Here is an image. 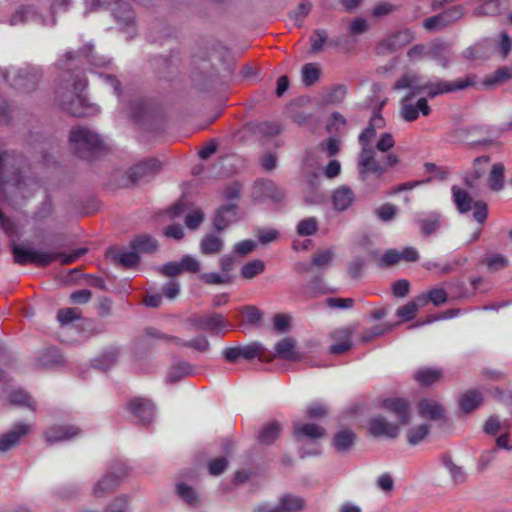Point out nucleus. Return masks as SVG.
<instances>
[{"label":"nucleus","instance_id":"20","mask_svg":"<svg viewBox=\"0 0 512 512\" xmlns=\"http://www.w3.org/2000/svg\"><path fill=\"white\" fill-rule=\"evenodd\" d=\"M382 407L393 413L402 425L410 422V404L407 399L401 397L386 398L382 402Z\"/></svg>","mask_w":512,"mask_h":512},{"label":"nucleus","instance_id":"39","mask_svg":"<svg viewBox=\"0 0 512 512\" xmlns=\"http://www.w3.org/2000/svg\"><path fill=\"white\" fill-rule=\"evenodd\" d=\"M441 377L442 371L431 367L420 368L414 374L415 380L422 386H430L439 381Z\"/></svg>","mask_w":512,"mask_h":512},{"label":"nucleus","instance_id":"52","mask_svg":"<svg viewBox=\"0 0 512 512\" xmlns=\"http://www.w3.org/2000/svg\"><path fill=\"white\" fill-rule=\"evenodd\" d=\"M265 265L261 260H253L244 264L241 268V276L251 279L264 271Z\"/></svg>","mask_w":512,"mask_h":512},{"label":"nucleus","instance_id":"43","mask_svg":"<svg viewBox=\"0 0 512 512\" xmlns=\"http://www.w3.org/2000/svg\"><path fill=\"white\" fill-rule=\"evenodd\" d=\"M430 426L428 424H420L407 430V441L411 446L421 443L429 434Z\"/></svg>","mask_w":512,"mask_h":512},{"label":"nucleus","instance_id":"13","mask_svg":"<svg viewBox=\"0 0 512 512\" xmlns=\"http://www.w3.org/2000/svg\"><path fill=\"white\" fill-rule=\"evenodd\" d=\"M305 506L303 498L293 494L281 496L275 505L261 504L256 508V512H299Z\"/></svg>","mask_w":512,"mask_h":512},{"label":"nucleus","instance_id":"24","mask_svg":"<svg viewBox=\"0 0 512 512\" xmlns=\"http://www.w3.org/2000/svg\"><path fill=\"white\" fill-rule=\"evenodd\" d=\"M237 205L227 204L221 206L214 217L213 226L217 231H223L237 220Z\"/></svg>","mask_w":512,"mask_h":512},{"label":"nucleus","instance_id":"11","mask_svg":"<svg viewBox=\"0 0 512 512\" xmlns=\"http://www.w3.org/2000/svg\"><path fill=\"white\" fill-rule=\"evenodd\" d=\"M62 61L80 64H109L111 59L99 56L93 44L88 43L78 50L67 51L62 57Z\"/></svg>","mask_w":512,"mask_h":512},{"label":"nucleus","instance_id":"4","mask_svg":"<svg viewBox=\"0 0 512 512\" xmlns=\"http://www.w3.org/2000/svg\"><path fill=\"white\" fill-rule=\"evenodd\" d=\"M385 121L380 114H375L368 126L360 133L358 137L361 151L358 156V167H366L381 172L383 169L374 163V149L371 147V141L376 136L377 129L384 127Z\"/></svg>","mask_w":512,"mask_h":512},{"label":"nucleus","instance_id":"23","mask_svg":"<svg viewBox=\"0 0 512 512\" xmlns=\"http://www.w3.org/2000/svg\"><path fill=\"white\" fill-rule=\"evenodd\" d=\"M29 429V425L20 422L7 433L0 435V451L6 452L16 446L20 438L29 432Z\"/></svg>","mask_w":512,"mask_h":512},{"label":"nucleus","instance_id":"61","mask_svg":"<svg viewBox=\"0 0 512 512\" xmlns=\"http://www.w3.org/2000/svg\"><path fill=\"white\" fill-rule=\"evenodd\" d=\"M257 129L264 136H275L281 132L282 126L278 121H263L258 124Z\"/></svg>","mask_w":512,"mask_h":512},{"label":"nucleus","instance_id":"64","mask_svg":"<svg viewBox=\"0 0 512 512\" xmlns=\"http://www.w3.org/2000/svg\"><path fill=\"white\" fill-rule=\"evenodd\" d=\"M340 141L334 137H329L326 141L319 144L321 151L325 152L328 157L335 156L340 151Z\"/></svg>","mask_w":512,"mask_h":512},{"label":"nucleus","instance_id":"17","mask_svg":"<svg viewBox=\"0 0 512 512\" xmlns=\"http://www.w3.org/2000/svg\"><path fill=\"white\" fill-rule=\"evenodd\" d=\"M369 432L374 437L395 439L400 433V427L388 421L384 416H374L369 420Z\"/></svg>","mask_w":512,"mask_h":512},{"label":"nucleus","instance_id":"2","mask_svg":"<svg viewBox=\"0 0 512 512\" xmlns=\"http://www.w3.org/2000/svg\"><path fill=\"white\" fill-rule=\"evenodd\" d=\"M86 85V77L78 67L66 69L60 74L55 99L65 112L75 117H88L99 113V107L90 103L83 95Z\"/></svg>","mask_w":512,"mask_h":512},{"label":"nucleus","instance_id":"62","mask_svg":"<svg viewBox=\"0 0 512 512\" xmlns=\"http://www.w3.org/2000/svg\"><path fill=\"white\" fill-rule=\"evenodd\" d=\"M241 358L246 360H253L256 357H260L262 354L263 347L259 343H251L246 346H239Z\"/></svg>","mask_w":512,"mask_h":512},{"label":"nucleus","instance_id":"8","mask_svg":"<svg viewBox=\"0 0 512 512\" xmlns=\"http://www.w3.org/2000/svg\"><path fill=\"white\" fill-rule=\"evenodd\" d=\"M251 197L258 204H277L284 195L272 180L257 179L253 183Z\"/></svg>","mask_w":512,"mask_h":512},{"label":"nucleus","instance_id":"53","mask_svg":"<svg viewBox=\"0 0 512 512\" xmlns=\"http://www.w3.org/2000/svg\"><path fill=\"white\" fill-rule=\"evenodd\" d=\"M422 26L428 31H439L449 25L446 22V18L442 12V13H439L437 15H434L432 17L425 19L422 22Z\"/></svg>","mask_w":512,"mask_h":512},{"label":"nucleus","instance_id":"54","mask_svg":"<svg viewBox=\"0 0 512 512\" xmlns=\"http://www.w3.org/2000/svg\"><path fill=\"white\" fill-rule=\"evenodd\" d=\"M81 318V312L78 308H64L57 313V320L61 325H67Z\"/></svg>","mask_w":512,"mask_h":512},{"label":"nucleus","instance_id":"21","mask_svg":"<svg viewBox=\"0 0 512 512\" xmlns=\"http://www.w3.org/2000/svg\"><path fill=\"white\" fill-rule=\"evenodd\" d=\"M120 353V348L117 346L107 347L91 361V366L102 371L109 370L117 364Z\"/></svg>","mask_w":512,"mask_h":512},{"label":"nucleus","instance_id":"26","mask_svg":"<svg viewBox=\"0 0 512 512\" xmlns=\"http://www.w3.org/2000/svg\"><path fill=\"white\" fill-rule=\"evenodd\" d=\"M418 414L425 419L440 420L444 417V408L433 399L424 398L418 402Z\"/></svg>","mask_w":512,"mask_h":512},{"label":"nucleus","instance_id":"48","mask_svg":"<svg viewBox=\"0 0 512 512\" xmlns=\"http://www.w3.org/2000/svg\"><path fill=\"white\" fill-rule=\"evenodd\" d=\"M345 95L346 88L343 85H336L323 94L322 101L325 104H337L343 101Z\"/></svg>","mask_w":512,"mask_h":512},{"label":"nucleus","instance_id":"35","mask_svg":"<svg viewBox=\"0 0 512 512\" xmlns=\"http://www.w3.org/2000/svg\"><path fill=\"white\" fill-rule=\"evenodd\" d=\"M333 338L340 340L337 343H333L329 347V351L332 354H342L348 351L352 347L351 343V332L348 329L337 330L333 334Z\"/></svg>","mask_w":512,"mask_h":512},{"label":"nucleus","instance_id":"51","mask_svg":"<svg viewBox=\"0 0 512 512\" xmlns=\"http://www.w3.org/2000/svg\"><path fill=\"white\" fill-rule=\"evenodd\" d=\"M148 112V103L145 99L134 100L129 107L130 116L137 122L141 121Z\"/></svg>","mask_w":512,"mask_h":512},{"label":"nucleus","instance_id":"33","mask_svg":"<svg viewBox=\"0 0 512 512\" xmlns=\"http://www.w3.org/2000/svg\"><path fill=\"white\" fill-rule=\"evenodd\" d=\"M483 396L478 390H468L464 392L459 398L460 409L464 413H470L482 403Z\"/></svg>","mask_w":512,"mask_h":512},{"label":"nucleus","instance_id":"60","mask_svg":"<svg viewBox=\"0 0 512 512\" xmlns=\"http://www.w3.org/2000/svg\"><path fill=\"white\" fill-rule=\"evenodd\" d=\"M301 74L303 83L311 86L318 81L321 71L317 66H303Z\"/></svg>","mask_w":512,"mask_h":512},{"label":"nucleus","instance_id":"38","mask_svg":"<svg viewBox=\"0 0 512 512\" xmlns=\"http://www.w3.org/2000/svg\"><path fill=\"white\" fill-rule=\"evenodd\" d=\"M224 246L222 238L214 234L205 235L200 242V251L204 255L219 253Z\"/></svg>","mask_w":512,"mask_h":512},{"label":"nucleus","instance_id":"47","mask_svg":"<svg viewBox=\"0 0 512 512\" xmlns=\"http://www.w3.org/2000/svg\"><path fill=\"white\" fill-rule=\"evenodd\" d=\"M9 402L18 406H25L34 410V401L27 392L21 389L13 390L8 396Z\"/></svg>","mask_w":512,"mask_h":512},{"label":"nucleus","instance_id":"9","mask_svg":"<svg viewBox=\"0 0 512 512\" xmlns=\"http://www.w3.org/2000/svg\"><path fill=\"white\" fill-rule=\"evenodd\" d=\"M189 322L196 330L215 334H220L233 328V325L223 315L216 312H210L203 316H193L189 319Z\"/></svg>","mask_w":512,"mask_h":512},{"label":"nucleus","instance_id":"10","mask_svg":"<svg viewBox=\"0 0 512 512\" xmlns=\"http://www.w3.org/2000/svg\"><path fill=\"white\" fill-rule=\"evenodd\" d=\"M28 68L27 66L13 72L0 70V74L15 89L29 91L36 86L38 76L36 73L30 72Z\"/></svg>","mask_w":512,"mask_h":512},{"label":"nucleus","instance_id":"5","mask_svg":"<svg viewBox=\"0 0 512 512\" xmlns=\"http://www.w3.org/2000/svg\"><path fill=\"white\" fill-rule=\"evenodd\" d=\"M11 251L15 263L19 265L34 264L37 267H46L56 261L60 256L56 251L37 250L32 247H23L13 244Z\"/></svg>","mask_w":512,"mask_h":512},{"label":"nucleus","instance_id":"44","mask_svg":"<svg viewBox=\"0 0 512 512\" xmlns=\"http://www.w3.org/2000/svg\"><path fill=\"white\" fill-rule=\"evenodd\" d=\"M504 165L495 163L489 173L490 187L494 191H500L504 187Z\"/></svg>","mask_w":512,"mask_h":512},{"label":"nucleus","instance_id":"29","mask_svg":"<svg viewBox=\"0 0 512 512\" xmlns=\"http://www.w3.org/2000/svg\"><path fill=\"white\" fill-rule=\"evenodd\" d=\"M398 162H399V159H398L397 155H395L393 153H390L387 156H385L383 161H381L380 159H377L374 156V163L376 165L378 164L380 166V168H382L383 170L381 172H379V171H375V170L371 169V167L370 168L369 167L368 168L358 167L360 178L363 181H366L368 179L369 174H374L376 177H381L387 171L388 168L395 166Z\"/></svg>","mask_w":512,"mask_h":512},{"label":"nucleus","instance_id":"19","mask_svg":"<svg viewBox=\"0 0 512 512\" xmlns=\"http://www.w3.org/2000/svg\"><path fill=\"white\" fill-rule=\"evenodd\" d=\"M127 409L142 423L150 422L155 414L154 404L142 397L132 398L127 404Z\"/></svg>","mask_w":512,"mask_h":512},{"label":"nucleus","instance_id":"46","mask_svg":"<svg viewBox=\"0 0 512 512\" xmlns=\"http://www.w3.org/2000/svg\"><path fill=\"white\" fill-rule=\"evenodd\" d=\"M328 43V33L323 29H316L310 36V53L317 54L323 50L324 44Z\"/></svg>","mask_w":512,"mask_h":512},{"label":"nucleus","instance_id":"37","mask_svg":"<svg viewBox=\"0 0 512 512\" xmlns=\"http://www.w3.org/2000/svg\"><path fill=\"white\" fill-rule=\"evenodd\" d=\"M356 434L351 429H342L333 437V446L339 452L347 451L353 446Z\"/></svg>","mask_w":512,"mask_h":512},{"label":"nucleus","instance_id":"55","mask_svg":"<svg viewBox=\"0 0 512 512\" xmlns=\"http://www.w3.org/2000/svg\"><path fill=\"white\" fill-rule=\"evenodd\" d=\"M502 0H485L484 3L475 10V15H497L500 13Z\"/></svg>","mask_w":512,"mask_h":512},{"label":"nucleus","instance_id":"25","mask_svg":"<svg viewBox=\"0 0 512 512\" xmlns=\"http://www.w3.org/2000/svg\"><path fill=\"white\" fill-rule=\"evenodd\" d=\"M293 434L298 441L303 438L315 440L324 437L326 435V429L314 423L296 422L294 423Z\"/></svg>","mask_w":512,"mask_h":512},{"label":"nucleus","instance_id":"1","mask_svg":"<svg viewBox=\"0 0 512 512\" xmlns=\"http://www.w3.org/2000/svg\"><path fill=\"white\" fill-rule=\"evenodd\" d=\"M476 85L475 76L445 80L438 77L423 78L416 74H405L400 77L393 88L396 90L408 89V93L400 100V116L406 122L416 121L420 115L427 117L432 108L428 99L462 91Z\"/></svg>","mask_w":512,"mask_h":512},{"label":"nucleus","instance_id":"40","mask_svg":"<svg viewBox=\"0 0 512 512\" xmlns=\"http://www.w3.org/2000/svg\"><path fill=\"white\" fill-rule=\"evenodd\" d=\"M38 365L44 368H53L63 364V358L59 350L49 348L43 351L37 358Z\"/></svg>","mask_w":512,"mask_h":512},{"label":"nucleus","instance_id":"15","mask_svg":"<svg viewBox=\"0 0 512 512\" xmlns=\"http://www.w3.org/2000/svg\"><path fill=\"white\" fill-rule=\"evenodd\" d=\"M413 222L424 236L436 233L442 225V216L438 211L416 212Z\"/></svg>","mask_w":512,"mask_h":512},{"label":"nucleus","instance_id":"7","mask_svg":"<svg viewBox=\"0 0 512 512\" xmlns=\"http://www.w3.org/2000/svg\"><path fill=\"white\" fill-rule=\"evenodd\" d=\"M127 471V466L122 461L113 462L109 467V471L94 485L93 495L99 498L110 493L120 483L121 479L127 475Z\"/></svg>","mask_w":512,"mask_h":512},{"label":"nucleus","instance_id":"34","mask_svg":"<svg viewBox=\"0 0 512 512\" xmlns=\"http://www.w3.org/2000/svg\"><path fill=\"white\" fill-rule=\"evenodd\" d=\"M130 247L139 253H153L158 248L157 240L147 234L136 236L130 243Z\"/></svg>","mask_w":512,"mask_h":512},{"label":"nucleus","instance_id":"27","mask_svg":"<svg viewBox=\"0 0 512 512\" xmlns=\"http://www.w3.org/2000/svg\"><path fill=\"white\" fill-rule=\"evenodd\" d=\"M80 429L72 425L53 426L45 433L49 443L70 440L80 434Z\"/></svg>","mask_w":512,"mask_h":512},{"label":"nucleus","instance_id":"57","mask_svg":"<svg viewBox=\"0 0 512 512\" xmlns=\"http://www.w3.org/2000/svg\"><path fill=\"white\" fill-rule=\"evenodd\" d=\"M117 261L126 268L137 265L140 261L139 252L136 250L121 252L116 257Z\"/></svg>","mask_w":512,"mask_h":512},{"label":"nucleus","instance_id":"18","mask_svg":"<svg viewBox=\"0 0 512 512\" xmlns=\"http://www.w3.org/2000/svg\"><path fill=\"white\" fill-rule=\"evenodd\" d=\"M161 168L159 160L151 158L141 161L129 170V178L133 183L147 181Z\"/></svg>","mask_w":512,"mask_h":512},{"label":"nucleus","instance_id":"41","mask_svg":"<svg viewBox=\"0 0 512 512\" xmlns=\"http://www.w3.org/2000/svg\"><path fill=\"white\" fill-rule=\"evenodd\" d=\"M280 431L281 425L277 421L268 423L260 430L258 441L265 445L272 444L278 438Z\"/></svg>","mask_w":512,"mask_h":512},{"label":"nucleus","instance_id":"49","mask_svg":"<svg viewBox=\"0 0 512 512\" xmlns=\"http://www.w3.org/2000/svg\"><path fill=\"white\" fill-rule=\"evenodd\" d=\"M442 463L444 467L448 470L451 475V478L455 483H461L465 480V473L460 466H457L449 455H444L442 457Z\"/></svg>","mask_w":512,"mask_h":512},{"label":"nucleus","instance_id":"59","mask_svg":"<svg viewBox=\"0 0 512 512\" xmlns=\"http://www.w3.org/2000/svg\"><path fill=\"white\" fill-rule=\"evenodd\" d=\"M318 228L317 221L314 217L301 220L297 225V233L301 236H311Z\"/></svg>","mask_w":512,"mask_h":512},{"label":"nucleus","instance_id":"50","mask_svg":"<svg viewBox=\"0 0 512 512\" xmlns=\"http://www.w3.org/2000/svg\"><path fill=\"white\" fill-rule=\"evenodd\" d=\"M482 262L488 267L490 271H499L505 268L508 264L507 258L504 255L497 253L486 255Z\"/></svg>","mask_w":512,"mask_h":512},{"label":"nucleus","instance_id":"58","mask_svg":"<svg viewBox=\"0 0 512 512\" xmlns=\"http://www.w3.org/2000/svg\"><path fill=\"white\" fill-rule=\"evenodd\" d=\"M398 212V208L391 203H384L375 209L376 216L383 222L392 220Z\"/></svg>","mask_w":512,"mask_h":512},{"label":"nucleus","instance_id":"36","mask_svg":"<svg viewBox=\"0 0 512 512\" xmlns=\"http://www.w3.org/2000/svg\"><path fill=\"white\" fill-rule=\"evenodd\" d=\"M193 374V367L186 361H177L174 362L168 373H167V381L169 383H176L183 379L186 376Z\"/></svg>","mask_w":512,"mask_h":512},{"label":"nucleus","instance_id":"12","mask_svg":"<svg viewBox=\"0 0 512 512\" xmlns=\"http://www.w3.org/2000/svg\"><path fill=\"white\" fill-rule=\"evenodd\" d=\"M412 39L413 34L409 29L393 33L377 43L376 54L381 56L391 54L410 43Z\"/></svg>","mask_w":512,"mask_h":512},{"label":"nucleus","instance_id":"22","mask_svg":"<svg viewBox=\"0 0 512 512\" xmlns=\"http://www.w3.org/2000/svg\"><path fill=\"white\" fill-rule=\"evenodd\" d=\"M199 59L211 63H229L235 61L231 52L221 43H213L210 47L205 48L202 55L199 56Z\"/></svg>","mask_w":512,"mask_h":512},{"label":"nucleus","instance_id":"63","mask_svg":"<svg viewBox=\"0 0 512 512\" xmlns=\"http://www.w3.org/2000/svg\"><path fill=\"white\" fill-rule=\"evenodd\" d=\"M418 311V304L416 301H409L407 304L397 309L396 315L404 321H409L414 318Z\"/></svg>","mask_w":512,"mask_h":512},{"label":"nucleus","instance_id":"45","mask_svg":"<svg viewBox=\"0 0 512 512\" xmlns=\"http://www.w3.org/2000/svg\"><path fill=\"white\" fill-rule=\"evenodd\" d=\"M178 496L191 506L199 505V498L195 490L186 483L180 482L176 485Z\"/></svg>","mask_w":512,"mask_h":512},{"label":"nucleus","instance_id":"32","mask_svg":"<svg viewBox=\"0 0 512 512\" xmlns=\"http://www.w3.org/2000/svg\"><path fill=\"white\" fill-rule=\"evenodd\" d=\"M512 77V70L508 66L498 68L491 75L486 76L480 85L485 89H492Z\"/></svg>","mask_w":512,"mask_h":512},{"label":"nucleus","instance_id":"30","mask_svg":"<svg viewBox=\"0 0 512 512\" xmlns=\"http://www.w3.org/2000/svg\"><path fill=\"white\" fill-rule=\"evenodd\" d=\"M355 194L348 186H340L332 194L333 206L337 211L347 210L353 203Z\"/></svg>","mask_w":512,"mask_h":512},{"label":"nucleus","instance_id":"31","mask_svg":"<svg viewBox=\"0 0 512 512\" xmlns=\"http://www.w3.org/2000/svg\"><path fill=\"white\" fill-rule=\"evenodd\" d=\"M428 59L437 62L449 61L451 46L448 42L440 39L433 40L428 45Z\"/></svg>","mask_w":512,"mask_h":512},{"label":"nucleus","instance_id":"14","mask_svg":"<svg viewBox=\"0 0 512 512\" xmlns=\"http://www.w3.org/2000/svg\"><path fill=\"white\" fill-rule=\"evenodd\" d=\"M112 15L121 29L131 39L137 34L135 15L128 3H123L112 8Z\"/></svg>","mask_w":512,"mask_h":512},{"label":"nucleus","instance_id":"6","mask_svg":"<svg viewBox=\"0 0 512 512\" xmlns=\"http://www.w3.org/2000/svg\"><path fill=\"white\" fill-rule=\"evenodd\" d=\"M452 198L457 210L461 214L468 213L473 209V218L479 224H483L488 216V206L483 201H473L470 194L458 187L452 186Z\"/></svg>","mask_w":512,"mask_h":512},{"label":"nucleus","instance_id":"16","mask_svg":"<svg viewBox=\"0 0 512 512\" xmlns=\"http://www.w3.org/2000/svg\"><path fill=\"white\" fill-rule=\"evenodd\" d=\"M497 43L495 40L485 38L464 51V58L467 61H486L495 52Z\"/></svg>","mask_w":512,"mask_h":512},{"label":"nucleus","instance_id":"28","mask_svg":"<svg viewBox=\"0 0 512 512\" xmlns=\"http://www.w3.org/2000/svg\"><path fill=\"white\" fill-rule=\"evenodd\" d=\"M28 20L39 21L41 24L46 25L45 17L37 14L31 6H20L17 8L16 11L10 16L9 24L16 26L19 24H24Z\"/></svg>","mask_w":512,"mask_h":512},{"label":"nucleus","instance_id":"3","mask_svg":"<svg viewBox=\"0 0 512 512\" xmlns=\"http://www.w3.org/2000/svg\"><path fill=\"white\" fill-rule=\"evenodd\" d=\"M69 141L74 154L81 159L91 160L104 149V143L100 136L84 126L72 128Z\"/></svg>","mask_w":512,"mask_h":512},{"label":"nucleus","instance_id":"42","mask_svg":"<svg viewBox=\"0 0 512 512\" xmlns=\"http://www.w3.org/2000/svg\"><path fill=\"white\" fill-rule=\"evenodd\" d=\"M275 351L278 357L286 360H294L295 354V342L291 338H284L275 345Z\"/></svg>","mask_w":512,"mask_h":512},{"label":"nucleus","instance_id":"56","mask_svg":"<svg viewBox=\"0 0 512 512\" xmlns=\"http://www.w3.org/2000/svg\"><path fill=\"white\" fill-rule=\"evenodd\" d=\"M346 125V119L339 112H333L327 122L326 129L329 133H339Z\"/></svg>","mask_w":512,"mask_h":512}]
</instances>
